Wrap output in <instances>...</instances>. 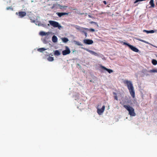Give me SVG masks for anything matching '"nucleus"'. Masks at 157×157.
Listing matches in <instances>:
<instances>
[{
	"label": "nucleus",
	"mask_w": 157,
	"mask_h": 157,
	"mask_svg": "<svg viewBox=\"0 0 157 157\" xmlns=\"http://www.w3.org/2000/svg\"><path fill=\"white\" fill-rule=\"evenodd\" d=\"M100 66L101 68L100 70L102 73L105 72V71H108L109 74H110L113 72V71L111 69H107L105 67L101 65H100Z\"/></svg>",
	"instance_id": "nucleus-5"
},
{
	"label": "nucleus",
	"mask_w": 157,
	"mask_h": 157,
	"mask_svg": "<svg viewBox=\"0 0 157 157\" xmlns=\"http://www.w3.org/2000/svg\"><path fill=\"white\" fill-rule=\"evenodd\" d=\"M124 108L128 111L129 114L130 116H134L136 115L134 110L132 107L129 105H124Z\"/></svg>",
	"instance_id": "nucleus-3"
},
{
	"label": "nucleus",
	"mask_w": 157,
	"mask_h": 157,
	"mask_svg": "<svg viewBox=\"0 0 157 157\" xmlns=\"http://www.w3.org/2000/svg\"><path fill=\"white\" fill-rule=\"evenodd\" d=\"M17 15H18L20 17L22 18L26 15V13L25 12L20 11L16 13Z\"/></svg>",
	"instance_id": "nucleus-11"
},
{
	"label": "nucleus",
	"mask_w": 157,
	"mask_h": 157,
	"mask_svg": "<svg viewBox=\"0 0 157 157\" xmlns=\"http://www.w3.org/2000/svg\"><path fill=\"white\" fill-rule=\"evenodd\" d=\"M48 60L49 61H52L54 60V59L53 57L49 56L48 58Z\"/></svg>",
	"instance_id": "nucleus-22"
},
{
	"label": "nucleus",
	"mask_w": 157,
	"mask_h": 157,
	"mask_svg": "<svg viewBox=\"0 0 157 157\" xmlns=\"http://www.w3.org/2000/svg\"><path fill=\"white\" fill-rule=\"evenodd\" d=\"M53 51L54 52V55L56 56H59L60 55V53L59 50L54 51Z\"/></svg>",
	"instance_id": "nucleus-19"
},
{
	"label": "nucleus",
	"mask_w": 157,
	"mask_h": 157,
	"mask_svg": "<svg viewBox=\"0 0 157 157\" xmlns=\"http://www.w3.org/2000/svg\"><path fill=\"white\" fill-rule=\"evenodd\" d=\"M83 43L86 44H91L93 43L92 40L90 39H84L83 40Z\"/></svg>",
	"instance_id": "nucleus-10"
},
{
	"label": "nucleus",
	"mask_w": 157,
	"mask_h": 157,
	"mask_svg": "<svg viewBox=\"0 0 157 157\" xmlns=\"http://www.w3.org/2000/svg\"><path fill=\"white\" fill-rule=\"evenodd\" d=\"M131 101L132 102V101H133V103L132 102V103H133L132 104V105L134 104L137 105V102L136 101L135 99H133V100H132V101Z\"/></svg>",
	"instance_id": "nucleus-26"
},
{
	"label": "nucleus",
	"mask_w": 157,
	"mask_h": 157,
	"mask_svg": "<svg viewBox=\"0 0 157 157\" xmlns=\"http://www.w3.org/2000/svg\"><path fill=\"white\" fill-rule=\"evenodd\" d=\"M105 109V106L103 105L101 108L99 109V115H101L104 112Z\"/></svg>",
	"instance_id": "nucleus-13"
},
{
	"label": "nucleus",
	"mask_w": 157,
	"mask_h": 157,
	"mask_svg": "<svg viewBox=\"0 0 157 157\" xmlns=\"http://www.w3.org/2000/svg\"><path fill=\"white\" fill-rule=\"evenodd\" d=\"M120 103L123 105L124 107V105H132L133 104L131 100H129L128 99H124L120 101Z\"/></svg>",
	"instance_id": "nucleus-4"
},
{
	"label": "nucleus",
	"mask_w": 157,
	"mask_h": 157,
	"mask_svg": "<svg viewBox=\"0 0 157 157\" xmlns=\"http://www.w3.org/2000/svg\"><path fill=\"white\" fill-rule=\"evenodd\" d=\"M65 49L62 51V54L63 56L69 54L71 53L70 49L67 46L65 47Z\"/></svg>",
	"instance_id": "nucleus-9"
},
{
	"label": "nucleus",
	"mask_w": 157,
	"mask_h": 157,
	"mask_svg": "<svg viewBox=\"0 0 157 157\" xmlns=\"http://www.w3.org/2000/svg\"><path fill=\"white\" fill-rule=\"evenodd\" d=\"M58 6L59 7L60 9L61 10H66L67 7V6H61L59 5H58Z\"/></svg>",
	"instance_id": "nucleus-20"
},
{
	"label": "nucleus",
	"mask_w": 157,
	"mask_h": 157,
	"mask_svg": "<svg viewBox=\"0 0 157 157\" xmlns=\"http://www.w3.org/2000/svg\"><path fill=\"white\" fill-rule=\"evenodd\" d=\"M149 4L151 5L149 8H154V7L155 4L154 3V0H151L149 2Z\"/></svg>",
	"instance_id": "nucleus-16"
},
{
	"label": "nucleus",
	"mask_w": 157,
	"mask_h": 157,
	"mask_svg": "<svg viewBox=\"0 0 157 157\" xmlns=\"http://www.w3.org/2000/svg\"><path fill=\"white\" fill-rule=\"evenodd\" d=\"M152 63L154 65H156L157 64V61L155 59H153L152 60Z\"/></svg>",
	"instance_id": "nucleus-23"
},
{
	"label": "nucleus",
	"mask_w": 157,
	"mask_h": 157,
	"mask_svg": "<svg viewBox=\"0 0 157 157\" xmlns=\"http://www.w3.org/2000/svg\"><path fill=\"white\" fill-rule=\"evenodd\" d=\"M82 33H84L85 34L86 37L87 36V33L85 32L84 31V32H82Z\"/></svg>",
	"instance_id": "nucleus-33"
},
{
	"label": "nucleus",
	"mask_w": 157,
	"mask_h": 157,
	"mask_svg": "<svg viewBox=\"0 0 157 157\" xmlns=\"http://www.w3.org/2000/svg\"><path fill=\"white\" fill-rule=\"evenodd\" d=\"M148 72L151 73L157 72V70L156 69H153L149 71Z\"/></svg>",
	"instance_id": "nucleus-24"
},
{
	"label": "nucleus",
	"mask_w": 157,
	"mask_h": 157,
	"mask_svg": "<svg viewBox=\"0 0 157 157\" xmlns=\"http://www.w3.org/2000/svg\"><path fill=\"white\" fill-rule=\"evenodd\" d=\"M49 24H48V26H50V25L54 27H58L59 29L63 28L62 26L57 22L53 21H49Z\"/></svg>",
	"instance_id": "nucleus-2"
},
{
	"label": "nucleus",
	"mask_w": 157,
	"mask_h": 157,
	"mask_svg": "<svg viewBox=\"0 0 157 157\" xmlns=\"http://www.w3.org/2000/svg\"><path fill=\"white\" fill-rule=\"evenodd\" d=\"M75 28L77 30H78L79 31L81 32H84V30H85V28H83L82 27H80L78 25H76L75 26Z\"/></svg>",
	"instance_id": "nucleus-12"
},
{
	"label": "nucleus",
	"mask_w": 157,
	"mask_h": 157,
	"mask_svg": "<svg viewBox=\"0 0 157 157\" xmlns=\"http://www.w3.org/2000/svg\"><path fill=\"white\" fill-rule=\"evenodd\" d=\"M10 8H10V7H7V8H6V9H7V10H8L9 9H10Z\"/></svg>",
	"instance_id": "nucleus-36"
},
{
	"label": "nucleus",
	"mask_w": 157,
	"mask_h": 157,
	"mask_svg": "<svg viewBox=\"0 0 157 157\" xmlns=\"http://www.w3.org/2000/svg\"><path fill=\"white\" fill-rule=\"evenodd\" d=\"M124 44L128 46L132 51L137 52H139V50L130 44H129L126 42L124 43Z\"/></svg>",
	"instance_id": "nucleus-8"
},
{
	"label": "nucleus",
	"mask_w": 157,
	"mask_h": 157,
	"mask_svg": "<svg viewBox=\"0 0 157 157\" xmlns=\"http://www.w3.org/2000/svg\"><path fill=\"white\" fill-rule=\"evenodd\" d=\"M85 30L89 31L90 32H94L95 31L94 29H88L86 28Z\"/></svg>",
	"instance_id": "nucleus-28"
},
{
	"label": "nucleus",
	"mask_w": 157,
	"mask_h": 157,
	"mask_svg": "<svg viewBox=\"0 0 157 157\" xmlns=\"http://www.w3.org/2000/svg\"><path fill=\"white\" fill-rule=\"evenodd\" d=\"M33 2V1H32V2Z\"/></svg>",
	"instance_id": "nucleus-41"
},
{
	"label": "nucleus",
	"mask_w": 157,
	"mask_h": 157,
	"mask_svg": "<svg viewBox=\"0 0 157 157\" xmlns=\"http://www.w3.org/2000/svg\"><path fill=\"white\" fill-rule=\"evenodd\" d=\"M123 82L124 84L127 85L128 89L132 97L133 98H134L135 96V91L132 82L131 81L125 80Z\"/></svg>",
	"instance_id": "nucleus-1"
},
{
	"label": "nucleus",
	"mask_w": 157,
	"mask_h": 157,
	"mask_svg": "<svg viewBox=\"0 0 157 157\" xmlns=\"http://www.w3.org/2000/svg\"><path fill=\"white\" fill-rule=\"evenodd\" d=\"M77 65L79 67H81V66H80V65H79V64H78H78H77Z\"/></svg>",
	"instance_id": "nucleus-37"
},
{
	"label": "nucleus",
	"mask_w": 157,
	"mask_h": 157,
	"mask_svg": "<svg viewBox=\"0 0 157 157\" xmlns=\"http://www.w3.org/2000/svg\"><path fill=\"white\" fill-rule=\"evenodd\" d=\"M75 51H73V52L74 53L75 52Z\"/></svg>",
	"instance_id": "nucleus-38"
},
{
	"label": "nucleus",
	"mask_w": 157,
	"mask_h": 157,
	"mask_svg": "<svg viewBox=\"0 0 157 157\" xmlns=\"http://www.w3.org/2000/svg\"><path fill=\"white\" fill-rule=\"evenodd\" d=\"M52 33V32H46L43 31H41L39 32V34L41 36H45L46 37L49 38L51 36L50 35Z\"/></svg>",
	"instance_id": "nucleus-6"
},
{
	"label": "nucleus",
	"mask_w": 157,
	"mask_h": 157,
	"mask_svg": "<svg viewBox=\"0 0 157 157\" xmlns=\"http://www.w3.org/2000/svg\"><path fill=\"white\" fill-rule=\"evenodd\" d=\"M32 21L33 22H35L36 25H38V26H42L44 27L45 26V25L41 23L40 21V18L39 17H37L36 20H33Z\"/></svg>",
	"instance_id": "nucleus-7"
},
{
	"label": "nucleus",
	"mask_w": 157,
	"mask_h": 157,
	"mask_svg": "<svg viewBox=\"0 0 157 157\" xmlns=\"http://www.w3.org/2000/svg\"><path fill=\"white\" fill-rule=\"evenodd\" d=\"M103 2L104 3V4H106V1H103Z\"/></svg>",
	"instance_id": "nucleus-34"
},
{
	"label": "nucleus",
	"mask_w": 157,
	"mask_h": 157,
	"mask_svg": "<svg viewBox=\"0 0 157 157\" xmlns=\"http://www.w3.org/2000/svg\"><path fill=\"white\" fill-rule=\"evenodd\" d=\"M117 100V98H116V99Z\"/></svg>",
	"instance_id": "nucleus-40"
},
{
	"label": "nucleus",
	"mask_w": 157,
	"mask_h": 157,
	"mask_svg": "<svg viewBox=\"0 0 157 157\" xmlns=\"http://www.w3.org/2000/svg\"><path fill=\"white\" fill-rule=\"evenodd\" d=\"M69 13H56V14L60 17H61L63 15H68V14Z\"/></svg>",
	"instance_id": "nucleus-14"
},
{
	"label": "nucleus",
	"mask_w": 157,
	"mask_h": 157,
	"mask_svg": "<svg viewBox=\"0 0 157 157\" xmlns=\"http://www.w3.org/2000/svg\"><path fill=\"white\" fill-rule=\"evenodd\" d=\"M84 50H85L88 51V52H89L90 50H89V49H87V48H84Z\"/></svg>",
	"instance_id": "nucleus-31"
},
{
	"label": "nucleus",
	"mask_w": 157,
	"mask_h": 157,
	"mask_svg": "<svg viewBox=\"0 0 157 157\" xmlns=\"http://www.w3.org/2000/svg\"><path fill=\"white\" fill-rule=\"evenodd\" d=\"M52 40L54 43H56L57 42L58 38L56 36H54L52 37Z\"/></svg>",
	"instance_id": "nucleus-15"
},
{
	"label": "nucleus",
	"mask_w": 157,
	"mask_h": 157,
	"mask_svg": "<svg viewBox=\"0 0 157 157\" xmlns=\"http://www.w3.org/2000/svg\"><path fill=\"white\" fill-rule=\"evenodd\" d=\"M61 39L63 42L65 43H67L69 41L68 39L66 37L62 38Z\"/></svg>",
	"instance_id": "nucleus-17"
},
{
	"label": "nucleus",
	"mask_w": 157,
	"mask_h": 157,
	"mask_svg": "<svg viewBox=\"0 0 157 157\" xmlns=\"http://www.w3.org/2000/svg\"><path fill=\"white\" fill-rule=\"evenodd\" d=\"M74 43V44H76V45H80V46H82V44L81 43L78 42V41H73Z\"/></svg>",
	"instance_id": "nucleus-21"
},
{
	"label": "nucleus",
	"mask_w": 157,
	"mask_h": 157,
	"mask_svg": "<svg viewBox=\"0 0 157 157\" xmlns=\"http://www.w3.org/2000/svg\"><path fill=\"white\" fill-rule=\"evenodd\" d=\"M156 56L157 57V55H156Z\"/></svg>",
	"instance_id": "nucleus-43"
},
{
	"label": "nucleus",
	"mask_w": 157,
	"mask_h": 157,
	"mask_svg": "<svg viewBox=\"0 0 157 157\" xmlns=\"http://www.w3.org/2000/svg\"><path fill=\"white\" fill-rule=\"evenodd\" d=\"M47 50V48H39L37 49V50L38 51L41 52H43L44 51H45V50Z\"/></svg>",
	"instance_id": "nucleus-18"
},
{
	"label": "nucleus",
	"mask_w": 157,
	"mask_h": 157,
	"mask_svg": "<svg viewBox=\"0 0 157 157\" xmlns=\"http://www.w3.org/2000/svg\"><path fill=\"white\" fill-rule=\"evenodd\" d=\"M143 31L144 32L146 33H150V31H148L146 30H143Z\"/></svg>",
	"instance_id": "nucleus-29"
},
{
	"label": "nucleus",
	"mask_w": 157,
	"mask_h": 157,
	"mask_svg": "<svg viewBox=\"0 0 157 157\" xmlns=\"http://www.w3.org/2000/svg\"><path fill=\"white\" fill-rule=\"evenodd\" d=\"M90 23H94L95 24H96V23H95V22H93V21H91L90 22ZM96 25H97V24H96Z\"/></svg>",
	"instance_id": "nucleus-35"
},
{
	"label": "nucleus",
	"mask_w": 157,
	"mask_h": 157,
	"mask_svg": "<svg viewBox=\"0 0 157 157\" xmlns=\"http://www.w3.org/2000/svg\"><path fill=\"white\" fill-rule=\"evenodd\" d=\"M54 7V6H53L52 7V8H53Z\"/></svg>",
	"instance_id": "nucleus-42"
},
{
	"label": "nucleus",
	"mask_w": 157,
	"mask_h": 157,
	"mask_svg": "<svg viewBox=\"0 0 157 157\" xmlns=\"http://www.w3.org/2000/svg\"><path fill=\"white\" fill-rule=\"evenodd\" d=\"M90 53L91 54L93 55H94L95 56H97V53H95V52H94V51L90 50Z\"/></svg>",
	"instance_id": "nucleus-25"
},
{
	"label": "nucleus",
	"mask_w": 157,
	"mask_h": 157,
	"mask_svg": "<svg viewBox=\"0 0 157 157\" xmlns=\"http://www.w3.org/2000/svg\"><path fill=\"white\" fill-rule=\"evenodd\" d=\"M88 16L89 17H90V15H89Z\"/></svg>",
	"instance_id": "nucleus-39"
},
{
	"label": "nucleus",
	"mask_w": 157,
	"mask_h": 157,
	"mask_svg": "<svg viewBox=\"0 0 157 157\" xmlns=\"http://www.w3.org/2000/svg\"><path fill=\"white\" fill-rule=\"evenodd\" d=\"M137 40H140V41H141L142 42H144L145 43H146V44H148V43L145 40H141L140 39V38H136V39Z\"/></svg>",
	"instance_id": "nucleus-27"
},
{
	"label": "nucleus",
	"mask_w": 157,
	"mask_h": 157,
	"mask_svg": "<svg viewBox=\"0 0 157 157\" xmlns=\"http://www.w3.org/2000/svg\"><path fill=\"white\" fill-rule=\"evenodd\" d=\"M154 33V31L153 30H151L150 31V33Z\"/></svg>",
	"instance_id": "nucleus-32"
},
{
	"label": "nucleus",
	"mask_w": 157,
	"mask_h": 157,
	"mask_svg": "<svg viewBox=\"0 0 157 157\" xmlns=\"http://www.w3.org/2000/svg\"><path fill=\"white\" fill-rule=\"evenodd\" d=\"M113 94H114V98H117V96L116 93L115 92H113Z\"/></svg>",
	"instance_id": "nucleus-30"
}]
</instances>
